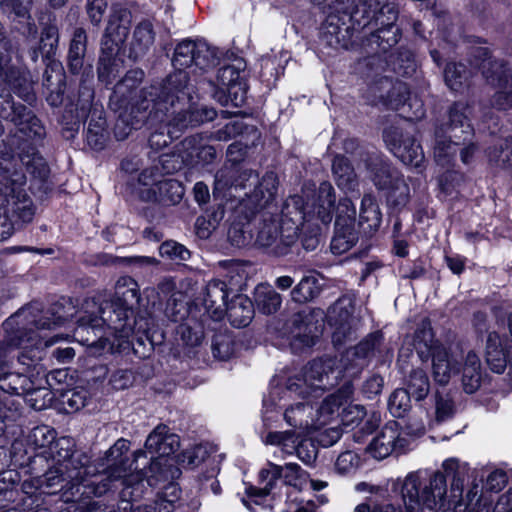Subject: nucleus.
I'll list each match as a JSON object with an SVG mask.
<instances>
[{
	"label": "nucleus",
	"instance_id": "1",
	"mask_svg": "<svg viewBox=\"0 0 512 512\" xmlns=\"http://www.w3.org/2000/svg\"><path fill=\"white\" fill-rule=\"evenodd\" d=\"M129 448L130 442L121 438L106 453L108 476L114 481H122L121 497L124 500L135 501L140 497L145 478L152 486L155 482L179 477L180 470L170 458L179 448V436L171 433L166 425L154 428L146 439V451H135L133 460L127 456Z\"/></svg>",
	"mask_w": 512,
	"mask_h": 512
},
{
	"label": "nucleus",
	"instance_id": "2",
	"mask_svg": "<svg viewBox=\"0 0 512 512\" xmlns=\"http://www.w3.org/2000/svg\"><path fill=\"white\" fill-rule=\"evenodd\" d=\"M26 169L34 178L45 180L49 167L30 141L8 151L5 142L0 143V241L8 240L16 232L30 224L36 214V206L26 190Z\"/></svg>",
	"mask_w": 512,
	"mask_h": 512
},
{
	"label": "nucleus",
	"instance_id": "3",
	"mask_svg": "<svg viewBox=\"0 0 512 512\" xmlns=\"http://www.w3.org/2000/svg\"><path fill=\"white\" fill-rule=\"evenodd\" d=\"M444 474L434 472L422 478L418 472L409 473L401 484V498L405 512H445L462 505L463 488L468 466L458 459H447L442 464ZM372 512H397L391 505H377Z\"/></svg>",
	"mask_w": 512,
	"mask_h": 512
},
{
	"label": "nucleus",
	"instance_id": "4",
	"mask_svg": "<svg viewBox=\"0 0 512 512\" xmlns=\"http://www.w3.org/2000/svg\"><path fill=\"white\" fill-rule=\"evenodd\" d=\"M65 303L68 305V311H62L65 308L64 304H56L52 308L51 317L43 316L37 320L30 308H22L3 323L5 336L0 340V371L15 357V350L22 349L17 355L18 362L29 368L40 360L42 346L48 347L63 339V335H56L44 340V337L38 335L32 327L37 331L51 330L72 319L75 307L71 301Z\"/></svg>",
	"mask_w": 512,
	"mask_h": 512
},
{
	"label": "nucleus",
	"instance_id": "5",
	"mask_svg": "<svg viewBox=\"0 0 512 512\" xmlns=\"http://www.w3.org/2000/svg\"><path fill=\"white\" fill-rule=\"evenodd\" d=\"M140 294L137 282L129 277H120L115 285V294L111 300L97 303L86 300L84 312L77 319L78 326L74 335L84 344H94L104 327L119 338H126L132 331L130 317L132 309L139 304Z\"/></svg>",
	"mask_w": 512,
	"mask_h": 512
},
{
	"label": "nucleus",
	"instance_id": "6",
	"mask_svg": "<svg viewBox=\"0 0 512 512\" xmlns=\"http://www.w3.org/2000/svg\"><path fill=\"white\" fill-rule=\"evenodd\" d=\"M303 199L290 196L284 203L282 216L264 219L259 226L255 243L273 256L289 254L299 235L307 251L315 250L321 242V227L306 218Z\"/></svg>",
	"mask_w": 512,
	"mask_h": 512
},
{
	"label": "nucleus",
	"instance_id": "7",
	"mask_svg": "<svg viewBox=\"0 0 512 512\" xmlns=\"http://www.w3.org/2000/svg\"><path fill=\"white\" fill-rule=\"evenodd\" d=\"M392 64V70L401 76H409L415 72V62L411 52L398 54L395 58L389 55V60L382 55L375 54L365 58L362 66L364 74L369 81V89L375 99L390 105L393 109L401 107L402 113L410 120H419L425 115L424 104L417 96L410 94L406 83H393L388 76H381Z\"/></svg>",
	"mask_w": 512,
	"mask_h": 512
},
{
	"label": "nucleus",
	"instance_id": "8",
	"mask_svg": "<svg viewBox=\"0 0 512 512\" xmlns=\"http://www.w3.org/2000/svg\"><path fill=\"white\" fill-rule=\"evenodd\" d=\"M193 85L188 83L184 72L171 73L160 86L150 87V96H158L153 120H164L169 117V108L173 117L169 120L174 130L172 134L182 133L188 127L196 126L216 118L214 108L192 103Z\"/></svg>",
	"mask_w": 512,
	"mask_h": 512
},
{
	"label": "nucleus",
	"instance_id": "9",
	"mask_svg": "<svg viewBox=\"0 0 512 512\" xmlns=\"http://www.w3.org/2000/svg\"><path fill=\"white\" fill-rule=\"evenodd\" d=\"M144 72L139 69L130 70L126 73L121 81H119L113 89L110 96L109 105L115 110L125 109L131 107V113H134L136 109L141 115L137 119V122H145L150 126L158 123H164L167 127V133L164 131H155L151 133L149 137V146L153 150H161L166 147L169 142L178 138L181 133L172 134L170 130H174L170 125L169 120L173 117L171 110L169 109V117L164 120H153L151 115L155 110V104L158 102V96H150V88L147 90H141L140 94H137V88L142 82Z\"/></svg>",
	"mask_w": 512,
	"mask_h": 512
},
{
	"label": "nucleus",
	"instance_id": "10",
	"mask_svg": "<svg viewBox=\"0 0 512 512\" xmlns=\"http://www.w3.org/2000/svg\"><path fill=\"white\" fill-rule=\"evenodd\" d=\"M414 347L422 360L432 358V375L440 385L449 383L454 374L459 371L458 358L463 354L460 343L448 347L434 339L431 323L428 319L421 321L414 335Z\"/></svg>",
	"mask_w": 512,
	"mask_h": 512
},
{
	"label": "nucleus",
	"instance_id": "11",
	"mask_svg": "<svg viewBox=\"0 0 512 512\" xmlns=\"http://www.w3.org/2000/svg\"><path fill=\"white\" fill-rule=\"evenodd\" d=\"M470 113L467 104L456 102L449 108L448 121L435 126L433 154L439 165H448L456 154V147L472 140L474 129Z\"/></svg>",
	"mask_w": 512,
	"mask_h": 512
},
{
	"label": "nucleus",
	"instance_id": "12",
	"mask_svg": "<svg viewBox=\"0 0 512 512\" xmlns=\"http://www.w3.org/2000/svg\"><path fill=\"white\" fill-rule=\"evenodd\" d=\"M366 167L375 187L384 192L387 202L393 206H405L410 199V188L404 175L381 156L369 157Z\"/></svg>",
	"mask_w": 512,
	"mask_h": 512
},
{
	"label": "nucleus",
	"instance_id": "13",
	"mask_svg": "<svg viewBox=\"0 0 512 512\" xmlns=\"http://www.w3.org/2000/svg\"><path fill=\"white\" fill-rule=\"evenodd\" d=\"M476 57L482 58L478 64L487 82L496 87L491 97V106L498 110L512 109V71L502 61L493 59L486 48H478Z\"/></svg>",
	"mask_w": 512,
	"mask_h": 512
},
{
	"label": "nucleus",
	"instance_id": "14",
	"mask_svg": "<svg viewBox=\"0 0 512 512\" xmlns=\"http://www.w3.org/2000/svg\"><path fill=\"white\" fill-rule=\"evenodd\" d=\"M75 444L70 437H61L50 447L51 454L57 465L63 466L70 480L80 481L83 474L91 475V478H102L114 481L109 477L107 468L100 473L95 465L89 463V457L82 451L74 450Z\"/></svg>",
	"mask_w": 512,
	"mask_h": 512
},
{
	"label": "nucleus",
	"instance_id": "15",
	"mask_svg": "<svg viewBox=\"0 0 512 512\" xmlns=\"http://www.w3.org/2000/svg\"><path fill=\"white\" fill-rule=\"evenodd\" d=\"M139 198L144 202L173 206L182 200L184 187L175 179H159L154 170L143 169L138 176L136 187Z\"/></svg>",
	"mask_w": 512,
	"mask_h": 512
},
{
	"label": "nucleus",
	"instance_id": "16",
	"mask_svg": "<svg viewBox=\"0 0 512 512\" xmlns=\"http://www.w3.org/2000/svg\"><path fill=\"white\" fill-rule=\"evenodd\" d=\"M335 361L331 358L315 359L311 361L305 368L302 376L290 378L287 382V390L290 393L297 394L303 398L324 391L334 385L331 380H336L340 372L335 373Z\"/></svg>",
	"mask_w": 512,
	"mask_h": 512
},
{
	"label": "nucleus",
	"instance_id": "17",
	"mask_svg": "<svg viewBox=\"0 0 512 512\" xmlns=\"http://www.w3.org/2000/svg\"><path fill=\"white\" fill-rule=\"evenodd\" d=\"M42 483V493L54 494L58 490H73L76 488L77 492L80 491V487L83 488L82 494L101 496L106 493L110 488L112 481L102 478H91V475L83 474V479L80 481L70 480L65 472L63 466L57 465L50 468L46 473L40 476Z\"/></svg>",
	"mask_w": 512,
	"mask_h": 512
},
{
	"label": "nucleus",
	"instance_id": "18",
	"mask_svg": "<svg viewBox=\"0 0 512 512\" xmlns=\"http://www.w3.org/2000/svg\"><path fill=\"white\" fill-rule=\"evenodd\" d=\"M0 83L7 85L28 104L36 100L29 73L13 60L10 41L0 42Z\"/></svg>",
	"mask_w": 512,
	"mask_h": 512
},
{
	"label": "nucleus",
	"instance_id": "19",
	"mask_svg": "<svg viewBox=\"0 0 512 512\" xmlns=\"http://www.w3.org/2000/svg\"><path fill=\"white\" fill-rule=\"evenodd\" d=\"M299 196L303 199L306 218H312L310 223H317L321 228L330 223L336 200L335 190L330 182L323 181L317 191L314 184H305L302 195Z\"/></svg>",
	"mask_w": 512,
	"mask_h": 512
},
{
	"label": "nucleus",
	"instance_id": "20",
	"mask_svg": "<svg viewBox=\"0 0 512 512\" xmlns=\"http://www.w3.org/2000/svg\"><path fill=\"white\" fill-rule=\"evenodd\" d=\"M216 57L214 51L203 41H193L185 39L180 42L174 51L172 63L176 72H184L187 74V81L189 82L188 72L184 69L196 66L200 70H205L215 64Z\"/></svg>",
	"mask_w": 512,
	"mask_h": 512
},
{
	"label": "nucleus",
	"instance_id": "21",
	"mask_svg": "<svg viewBox=\"0 0 512 512\" xmlns=\"http://www.w3.org/2000/svg\"><path fill=\"white\" fill-rule=\"evenodd\" d=\"M410 445V437L401 430L397 421H389L372 439L367 452L375 459L382 460L393 453H404Z\"/></svg>",
	"mask_w": 512,
	"mask_h": 512
},
{
	"label": "nucleus",
	"instance_id": "22",
	"mask_svg": "<svg viewBox=\"0 0 512 512\" xmlns=\"http://www.w3.org/2000/svg\"><path fill=\"white\" fill-rule=\"evenodd\" d=\"M353 312L354 306L352 300L348 297L338 299L328 309L327 320L334 329L332 339L335 345H341L353 334L356 326Z\"/></svg>",
	"mask_w": 512,
	"mask_h": 512
},
{
	"label": "nucleus",
	"instance_id": "23",
	"mask_svg": "<svg viewBox=\"0 0 512 512\" xmlns=\"http://www.w3.org/2000/svg\"><path fill=\"white\" fill-rule=\"evenodd\" d=\"M383 138L395 156L407 165L420 167L424 161V153L414 138L404 135L397 127L384 130Z\"/></svg>",
	"mask_w": 512,
	"mask_h": 512
},
{
	"label": "nucleus",
	"instance_id": "24",
	"mask_svg": "<svg viewBox=\"0 0 512 512\" xmlns=\"http://www.w3.org/2000/svg\"><path fill=\"white\" fill-rule=\"evenodd\" d=\"M383 334L375 332L368 335L355 347L348 349L341 357V365L345 372L362 369L366 359L375 356L380 352L383 344Z\"/></svg>",
	"mask_w": 512,
	"mask_h": 512
},
{
	"label": "nucleus",
	"instance_id": "25",
	"mask_svg": "<svg viewBox=\"0 0 512 512\" xmlns=\"http://www.w3.org/2000/svg\"><path fill=\"white\" fill-rule=\"evenodd\" d=\"M387 16L376 17V23L380 26L369 38L371 45H376L383 53L388 52L394 47L400 39V29L395 22L398 18V9L396 6H387Z\"/></svg>",
	"mask_w": 512,
	"mask_h": 512
},
{
	"label": "nucleus",
	"instance_id": "26",
	"mask_svg": "<svg viewBox=\"0 0 512 512\" xmlns=\"http://www.w3.org/2000/svg\"><path fill=\"white\" fill-rule=\"evenodd\" d=\"M205 140L201 134L186 137L181 142L182 162L190 166L211 163L216 157V150Z\"/></svg>",
	"mask_w": 512,
	"mask_h": 512
},
{
	"label": "nucleus",
	"instance_id": "27",
	"mask_svg": "<svg viewBox=\"0 0 512 512\" xmlns=\"http://www.w3.org/2000/svg\"><path fill=\"white\" fill-rule=\"evenodd\" d=\"M459 372L462 370V384L466 393L472 394L477 391L482 381V364L479 355L472 349L465 351L458 358ZM455 376V374L453 375Z\"/></svg>",
	"mask_w": 512,
	"mask_h": 512
},
{
	"label": "nucleus",
	"instance_id": "28",
	"mask_svg": "<svg viewBox=\"0 0 512 512\" xmlns=\"http://www.w3.org/2000/svg\"><path fill=\"white\" fill-rule=\"evenodd\" d=\"M227 284L219 279L208 282L204 297V306L214 320H221L227 311L228 302Z\"/></svg>",
	"mask_w": 512,
	"mask_h": 512
},
{
	"label": "nucleus",
	"instance_id": "29",
	"mask_svg": "<svg viewBox=\"0 0 512 512\" xmlns=\"http://www.w3.org/2000/svg\"><path fill=\"white\" fill-rule=\"evenodd\" d=\"M258 183V175L252 170L240 171L235 167H225L215 175V189L224 190L227 188L246 189Z\"/></svg>",
	"mask_w": 512,
	"mask_h": 512
},
{
	"label": "nucleus",
	"instance_id": "30",
	"mask_svg": "<svg viewBox=\"0 0 512 512\" xmlns=\"http://www.w3.org/2000/svg\"><path fill=\"white\" fill-rule=\"evenodd\" d=\"M123 43L116 41V38L106 34L103 35L98 67V77L102 82H111L110 76H114L115 67L117 66V55Z\"/></svg>",
	"mask_w": 512,
	"mask_h": 512
},
{
	"label": "nucleus",
	"instance_id": "31",
	"mask_svg": "<svg viewBox=\"0 0 512 512\" xmlns=\"http://www.w3.org/2000/svg\"><path fill=\"white\" fill-rule=\"evenodd\" d=\"M293 345L302 347H311L316 343L320 335L321 328L310 315L297 314L293 317Z\"/></svg>",
	"mask_w": 512,
	"mask_h": 512
},
{
	"label": "nucleus",
	"instance_id": "32",
	"mask_svg": "<svg viewBox=\"0 0 512 512\" xmlns=\"http://www.w3.org/2000/svg\"><path fill=\"white\" fill-rule=\"evenodd\" d=\"M252 301L245 295H236L227 306L226 314L231 325L237 328L247 326L253 318Z\"/></svg>",
	"mask_w": 512,
	"mask_h": 512
},
{
	"label": "nucleus",
	"instance_id": "33",
	"mask_svg": "<svg viewBox=\"0 0 512 512\" xmlns=\"http://www.w3.org/2000/svg\"><path fill=\"white\" fill-rule=\"evenodd\" d=\"M155 41L153 25L149 21L140 22L134 29L130 45V57L138 59L146 55Z\"/></svg>",
	"mask_w": 512,
	"mask_h": 512
},
{
	"label": "nucleus",
	"instance_id": "34",
	"mask_svg": "<svg viewBox=\"0 0 512 512\" xmlns=\"http://www.w3.org/2000/svg\"><path fill=\"white\" fill-rule=\"evenodd\" d=\"M382 215L376 199L371 194H365L361 201L359 226L366 234L377 231Z\"/></svg>",
	"mask_w": 512,
	"mask_h": 512
},
{
	"label": "nucleus",
	"instance_id": "35",
	"mask_svg": "<svg viewBox=\"0 0 512 512\" xmlns=\"http://www.w3.org/2000/svg\"><path fill=\"white\" fill-rule=\"evenodd\" d=\"M508 360L509 353L504 350L499 334L489 333L486 343V361L490 369L498 374L503 373Z\"/></svg>",
	"mask_w": 512,
	"mask_h": 512
},
{
	"label": "nucleus",
	"instance_id": "36",
	"mask_svg": "<svg viewBox=\"0 0 512 512\" xmlns=\"http://www.w3.org/2000/svg\"><path fill=\"white\" fill-rule=\"evenodd\" d=\"M332 172L337 186L344 191H354L358 187L356 173L350 161L337 155L333 159Z\"/></svg>",
	"mask_w": 512,
	"mask_h": 512
},
{
	"label": "nucleus",
	"instance_id": "37",
	"mask_svg": "<svg viewBox=\"0 0 512 512\" xmlns=\"http://www.w3.org/2000/svg\"><path fill=\"white\" fill-rule=\"evenodd\" d=\"M34 381L23 372H5L0 374V389L10 396H24L33 388Z\"/></svg>",
	"mask_w": 512,
	"mask_h": 512
},
{
	"label": "nucleus",
	"instance_id": "38",
	"mask_svg": "<svg viewBox=\"0 0 512 512\" xmlns=\"http://www.w3.org/2000/svg\"><path fill=\"white\" fill-rule=\"evenodd\" d=\"M130 26L131 13L123 8H114L109 16L104 34L116 38L118 42H125Z\"/></svg>",
	"mask_w": 512,
	"mask_h": 512
},
{
	"label": "nucleus",
	"instance_id": "39",
	"mask_svg": "<svg viewBox=\"0 0 512 512\" xmlns=\"http://www.w3.org/2000/svg\"><path fill=\"white\" fill-rule=\"evenodd\" d=\"M255 305L266 315L276 313L282 304L281 295L269 284H259L254 291Z\"/></svg>",
	"mask_w": 512,
	"mask_h": 512
},
{
	"label": "nucleus",
	"instance_id": "40",
	"mask_svg": "<svg viewBox=\"0 0 512 512\" xmlns=\"http://www.w3.org/2000/svg\"><path fill=\"white\" fill-rule=\"evenodd\" d=\"M87 35L83 28L75 29L68 52V67L73 74H78L83 66L86 53Z\"/></svg>",
	"mask_w": 512,
	"mask_h": 512
},
{
	"label": "nucleus",
	"instance_id": "41",
	"mask_svg": "<svg viewBox=\"0 0 512 512\" xmlns=\"http://www.w3.org/2000/svg\"><path fill=\"white\" fill-rule=\"evenodd\" d=\"M358 241V233L355 227H348L339 220L335 225V235L331 240V251L335 255H341L349 251Z\"/></svg>",
	"mask_w": 512,
	"mask_h": 512
},
{
	"label": "nucleus",
	"instance_id": "42",
	"mask_svg": "<svg viewBox=\"0 0 512 512\" xmlns=\"http://www.w3.org/2000/svg\"><path fill=\"white\" fill-rule=\"evenodd\" d=\"M101 114L94 110L87 128V143L95 150L103 149L107 141L106 120Z\"/></svg>",
	"mask_w": 512,
	"mask_h": 512
},
{
	"label": "nucleus",
	"instance_id": "43",
	"mask_svg": "<svg viewBox=\"0 0 512 512\" xmlns=\"http://www.w3.org/2000/svg\"><path fill=\"white\" fill-rule=\"evenodd\" d=\"M240 71L233 65L225 66L218 71V80L224 86L232 101L236 106H241L244 102L245 91L238 97L237 88L240 85Z\"/></svg>",
	"mask_w": 512,
	"mask_h": 512
},
{
	"label": "nucleus",
	"instance_id": "44",
	"mask_svg": "<svg viewBox=\"0 0 512 512\" xmlns=\"http://www.w3.org/2000/svg\"><path fill=\"white\" fill-rule=\"evenodd\" d=\"M253 191V201L256 203L257 207H264L270 201L273 200V197L277 191V178L273 172H268L262 178L260 183H257L254 186Z\"/></svg>",
	"mask_w": 512,
	"mask_h": 512
},
{
	"label": "nucleus",
	"instance_id": "45",
	"mask_svg": "<svg viewBox=\"0 0 512 512\" xmlns=\"http://www.w3.org/2000/svg\"><path fill=\"white\" fill-rule=\"evenodd\" d=\"M320 290L321 285L315 276H305L292 289L291 298L294 302L305 303L317 297Z\"/></svg>",
	"mask_w": 512,
	"mask_h": 512
},
{
	"label": "nucleus",
	"instance_id": "46",
	"mask_svg": "<svg viewBox=\"0 0 512 512\" xmlns=\"http://www.w3.org/2000/svg\"><path fill=\"white\" fill-rule=\"evenodd\" d=\"M407 388L409 395L416 401L424 399L430 390V383L426 372L422 369L412 370L407 379Z\"/></svg>",
	"mask_w": 512,
	"mask_h": 512
},
{
	"label": "nucleus",
	"instance_id": "47",
	"mask_svg": "<svg viewBox=\"0 0 512 512\" xmlns=\"http://www.w3.org/2000/svg\"><path fill=\"white\" fill-rule=\"evenodd\" d=\"M47 381L44 378H37L33 388L25 393L26 402L35 410H43L52 400L51 392L44 386Z\"/></svg>",
	"mask_w": 512,
	"mask_h": 512
},
{
	"label": "nucleus",
	"instance_id": "48",
	"mask_svg": "<svg viewBox=\"0 0 512 512\" xmlns=\"http://www.w3.org/2000/svg\"><path fill=\"white\" fill-rule=\"evenodd\" d=\"M283 467L276 465L272 462H268L267 467L261 469L259 472V479L263 484L262 488H255V494L257 496H266L272 489H274L276 482L282 478Z\"/></svg>",
	"mask_w": 512,
	"mask_h": 512
},
{
	"label": "nucleus",
	"instance_id": "49",
	"mask_svg": "<svg viewBox=\"0 0 512 512\" xmlns=\"http://www.w3.org/2000/svg\"><path fill=\"white\" fill-rule=\"evenodd\" d=\"M235 352V343L228 333L216 334L212 341V353L215 358L228 360Z\"/></svg>",
	"mask_w": 512,
	"mask_h": 512
},
{
	"label": "nucleus",
	"instance_id": "50",
	"mask_svg": "<svg viewBox=\"0 0 512 512\" xmlns=\"http://www.w3.org/2000/svg\"><path fill=\"white\" fill-rule=\"evenodd\" d=\"M411 396L405 389H396L388 399V409L395 417H403L410 408Z\"/></svg>",
	"mask_w": 512,
	"mask_h": 512
},
{
	"label": "nucleus",
	"instance_id": "51",
	"mask_svg": "<svg viewBox=\"0 0 512 512\" xmlns=\"http://www.w3.org/2000/svg\"><path fill=\"white\" fill-rule=\"evenodd\" d=\"M468 72L461 63H448L444 69V80L452 90H458L467 80Z\"/></svg>",
	"mask_w": 512,
	"mask_h": 512
},
{
	"label": "nucleus",
	"instance_id": "52",
	"mask_svg": "<svg viewBox=\"0 0 512 512\" xmlns=\"http://www.w3.org/2000/svg\"><path fill=\"white\" fill-rule=\"evenodd\" d=\"M283 467L284 483L297 489H302L308 483L307 473L296 463H287Z\"/></svg>",
	"mask_w": 512,
	"mask_h": 512
},
{
	"label": "nucleus",
	"instance_id": "53",
	"mask_svg": "<svg viewBox=\"0 0 512 512\" xmlns=\"http://www.w3.org/2000/svg\"><path fill=\"white\" fill-rule=\"evenodd\" d=\"M56 432L53 428L41 425L32 429L29 434V442L35 448L51 447L55 443Z\"/></svg>",
	"mask_w": 512,
	"mask_h": 512
},
{
	"label": "nucleus",
	"instance_id": "54",
	"mask_svg": "<svg viewBox=\"0 0 512 512\" xmlns=\"http://www.w3.org/2000/svg\"><path fill=\"white\" fill-rule=\"evenodd\" d=\"M22 414V406L19 400L11 396H0V421H16Z\"/></svg>",
	"mask_w": 512,
	"mask_h": 512
},
{
	"label": "nucleus",
	"instance_id": "55",
	"mask_svg": "<svg viewBox=\"0 0 512 512\" xmlns=\"http://www.w3.org/2000/svg\"><path fill=\"white\" fill-rule=\"evenodd\" d=\"M88 392L85 389H71L62 394L61 402L67 412H76L86 405Z\"/></svg>",
	"mask_w": 512,
	"mask_h": 512
},
{
	"label": "nucleus",
	"instance_id": "56",
	"mask_svg": "<svg viewBox=\"0 0 512 512\" xmlns=\"http://www.w3.org/2000/svg\"><path fill=\"white\" fill-rule=\"evenodd\" d=\"M180 488L177 484L170 482L157 497V505H160L161 512H173L175 503L180 498Z\"/></svg>",
	"mask_w": 512,
	"mask_h": 512
},
{
	"label": "nucleus",
	"instance_id": "57",
	"mask_svg": "<svg viewBox=\"0 0 512 512\" xmlns=\"http://www.w3.org/2000/svg\"><path fill=\"white\" fill-rule=\"evenodd\" d=\"M176 337L183 345L195 347L201 343L203 331L200 327L193 328L188 323H182L177 328Z\"/></svg>",
	"mask_w": 512,
	"mask_h": 512
},
{
	"label": "nucleus",
	"instance_id": "58",
	"mask_svg": "<svg viewBox=\"0 0 512 512\" xmlns=\"http://www.w3.org/2000/svg\"><path fill=\"white\" fill-rule=\"evenodd\" d=\"M159 253L162 257L174 261H185L190 257V251L184 245L173 240L163 242L159 247Z\"/></svg>",
	"mask_w": 512,
	"mask_h": 512
},
{
	"label": "nucleus",
	"instance_id": "59",
	"mask_svg": "<svg viewBox=\"0 0 512 512\" xmlns=\"http://www.w3.org/2000/svg\"><path fill=\"white\" fill-rule=\"evenodd\" d=\"M352 393V386L350 384L344 385L335 394L330 395L324 400L321 410L333 413L335 409H339L342 405L348 402Z\"/></svg>",
	"mask_w": 512,
	"mask_h": 512
},
{
	"label": "nucleus",
	"instance_id": "60",
	"mask_svg": "<svg viewBox=\"0 0 512 512\" xmlns=\"http://www.w3.org/2000/svg\"><path fill=\"white\" fill-rule=\"evenodd\" d=\"M58 44V30L49 25L43 28L40 38L39 50L43 56L52 55Z\"/></svg>",
	"mask_w": 512,
	"mask_h": 512
},
{
	"label": "nucleus",
	"instance_id": "61",
	"mask_svg": "<svg viewBox=\"0 0 512 512\" xmlns=\"http://www.w3.org/2000/svg\"><path fill=\"white\" fill-rule=\"evenodd\" d=\"M180 168V161L178 157L170 154L160 155L157 163H154L148 170H154L155 173L159 174V179L166 174H172Z\"/></svg>",
	"mask_w": 512,
	"mask_h": 512
},
{
	"label": "nucleus",
	"instance_id": "62",
	"mask_svg": "<svg viewBox=\"0 0 512 512\" xmlns=\"http://www.w3.org/2000/svg\"><path fill=\"white\" fill-rule=\"evenodd\" d=\"M311 407L305 403H297L295 406L287 408L284 413L286 422L293 427H307L308 421L305 419L306 410Z\"/></svg>",
	"mask_w": 512,
	"mask_h": 512
},
{
	"label": "nucleus",
	"instance_id": "63",
	"mask_svg": "<svg viewBox=\"0 0 512 512\" xmlns=\"http://www.w3.org/2000/svg\"><path fill=\"white\" fill-rule=\"evenodd\" d=\"M355 217L356 209L352 201L349 198L341 199L336 209L335 225L341 220L348 227H355Z\"/></svg>",
	"mask_w": 512,
	"mask_h": 512
},
{
	"label": "nucleus",
	"instance_id": "64",
	"mask_svg": "<svg viewBox=\"0 0 512 512\" xmlns=\"http://www.w3.org/2000/svg\"><path fill=\"white\" fill-rule=\"evenodd\" d=\"M208 456L206 447L197 445L191 449L183 451L176 462L186 464L188 466H196L203 462Z\"/></svg>",
	"mask_w": 512,
	"mask_h": 512
}]
</instances>
